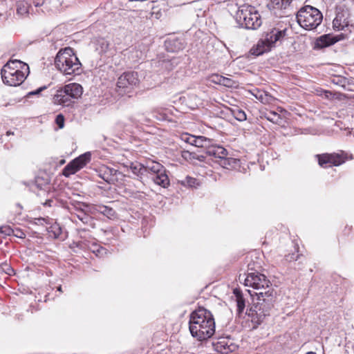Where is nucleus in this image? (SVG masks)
Here are the masks:
<instances>
[{"label": "nucleus", "instance_id": "44", "mask_svg": "<svg viewBox=\"0 0 354 354\" xmlns=\"http://www.w3.org/2000/svg\"><path fill=\"white\" fill-rule=\"evenodd\" d=\"M46 87L44 86V87H41L38 89H37L36 91H32V92H30L28 93V95H35V94H39L42 90L45 89Z\"/></svg>", "mask_w": 354, "mask_h": 354}, {"label": "nucleus", "instance_id": "49", "mask_svg": "<svg viewBox=\"0 0 354 354\" xmlns=\"http://www.w3.org/2000/svg\"><path fill=\"white\" fill-rule=\"evenodd\" d=\"M57 290H59V291L62 292V287H61V286H59V287H58V288H57Z\"/></svg>", "mask_w": 354, "mask_h": 354}, {"label": "nucleus", "instance_id": "22", "mask_svg": "<svg viewBox=\"0 0 354 354\" xmlns=\"http://www.w3.org/2000/svg\"><path fill=\"white\" fill-rule=\"evenodd\" d=\"M110 47V43L104 38H99L95 42V50L99 54L106 53Z\"/></svg>", "mask_w": 354, "mask_h": 354}, {"label": "nucleus", "instance_id": "43", "mask_svg": "<svg viewBox=\"0 0 354 354\" xmlns=\"http://www.w3.org/2000/svg\"><path fill=\"white\" fill-rule=\"evenodd\" d=\"M44 3V0H35L34 5L35 7H39L42 6Z\"/></svg>", "mask_w": 354, "mask_h": 354}, {"label": "nucleus", "instance_id": "39", "mask_svg": "<svg viewBox=\"0 0 354 354\" xmlns=\"http://www.w3.org/2000/svg\"><path fill=\"white\" fill-rule=\"evenodd\" d=\"M197 136H194L191 135V136L188 137V143L195 146L196 145V140Z\"/></svg>", "mask_w": 354, "mask_h": 354}, {"label": "nucleus", "instance_id": "7", "mask_svg": "<svg viewBox=\"0 0 354 354\" xmlns=\"http://www.w3.org/2000/svg\"><path fill=\"white\" fill-rule=\"evenodd\" d=\"M140 80L138 73L128 71L123 73L118 79L117 89L121 94L128 93L138 86Z\"/></svg>", "mask_w": 354, "mask_h": 354}, {"label": "nucleus", "instance_id": "11", "mask_svg": "<svg viewBox=\"0 0 354 354\" xmlns=\"http://www.w3.org/2000/svg\"><path fill=\"white\" fill-rule=\"evenodd\" d=\"M319 165L324 168L339 166L345 162V158L339 153H324L317 156Z\"/></svg>", "mask_w": 354, "mask_h": 354}, {"label": "nucleus", "instance_id": "26", "mask_svg": "<svg viewBox=\"0 0 354 354\" xmlns=\"http://www.w3.org/2000/svg\"><path fill=\"white\" fill-rule=\"evenodd\" d=\"M234 294L236 298L237 312L239 314H241L245 307V299L243 298L242 293L237 289L234 290Z\"/></svg>", "mask_w": 354, "mask_h": 354}, {"label": "nucleus", "instance_id": "29", "mask_svg": "<svg viewBox=\"0 0 354 354\" xmlns=\"http://www.w3.org/2000/svg\"><path fill=\"white\" fill-rule=\"evenodd\" d=\"M231 112L234 118L239 121L242 122L245 120L247 118L245 111L239 108L232 109Z\"/></svg>", "mask_w": 354, "mask_h": 354}, {"label": "nucleus", "instance_id": "47", "mask_svg": "<svg viewBox=\"0 0 354 354\" xmlns=\"http://www.w3.org/2000/svg\"><path fill=\"white\" fill-rule=\"evenodd\" d=\"M51 202H52V201H46V202L44 203V205H45L51 206V205H50V203H51Z\"/></svg>", "mask_w": 354, "mask_h": 354}, {"label": "nucleus", "instance_id": "15", "mask_svg": "<svg viewBox=\"0 0 354 354\" xmlns=\"http://www.w3.org/2000/svg\"><path fill=\"white\" fill-rule=\"evenodd\" d=\"M333 28L337 30H344L345 32H351L353 26L349 24L348 21L344 19L342 15H337L333 21Z\"/></svg>", "mask_w": 354, "mask_h": 354}, {"label": "nucleus", "instance_id": "2", "mask_svg": "<svg viewBox=\"0 0 354 354\" xmlns=\"http://www.w3.org/2000/svg\"><path fill=\"white\" fill-rule=\"evenodd\" d=\"M189 328L191 335L199 341L210 338L215 333V322L212 313L199 307L190 315Z\"/></svg>", "mask_w": 354, "mask_h": 354}, {"label": "nucleus", "instance_id": "3", "mask_svg": "<svg viewBox=\"0 0 354 354\" xmlns=\"http://www.w3.org/2000/svg\"><path fill=\"white\" fill-rule=\"evenodd\" d=\"M55 65L66 76L80 75L82 72V64L70 47L59 50L55 59Z\"/></svg>", "mask_w": 354, "mask_h": 354}, {"label": "nucleus", "instance_id": "40", "mask_svg": "<svg viewBox=\"0 0 354 354\" xmlns=\"http://www.w3.org/2000/svg\"><path fill=\"white\" fill-rule=\"evenodd\" d=\"M264 93L262 92V91H257V93L254 94V95L255 96V97L257 99H259V100H261V102H263V95Z\"/></svg>", "mask_w": 354, "mask_h": 354}, {"label": "nucleus", "instance_id": "38", "mask_svg": "<svg viewBox=\"0 0 354 354\" xmlns=\"http://www.w3.org/2000/svg\"><path fill=\"white\" fill-rule=\"evenodd\" d=\"M93 252L98 257H102L104 254H106V250L102 247H100L96 250H93Z\"/></svg>", "mask_w": 354, "mask_h": 354}, {"label": "nucleus", "instance_id": "32", "mask_svg": "<svg viewBox=\"0 0 354 354\" xmlns=\"http://www.w3.org/2000/svg\"><path fill=\"white\" fill-rule=\"evenodd\" d=\"M49 232L53 233L55 238H58L62 234V228L58 224L55 223L49 227Z\"/></svg>", "mask_w": 354, "mask_h": 354}, {"label": "nucleus", "instance_id": "34", "mask_svg": "<svg viewBox=\"0 0 354 354\" xmlns=\"http://www.w3.org/2000/svg\"><path fill=\"white\" fill-rule=\"evenodd\" d=\"M223 79V76L218 75V74H214L210 77V80L213 83L220 84V85L222 84Z\"/></svg>", "mask_w": 354, "mask_h": 354}, {"label": "nucleus", "instance_id": "36", "mask_svg": "<svg viewBox=\"0 0 354 354\" xmlns=\"http://www.w3.org/2000/svg\"><path fill=\"white\" fill-rule=\"evenodd\" d=\"M1 233L5 235H10L12 234L13 230L10 226H3L0 227Z\"/></svg>", "mask_w": 354, "mask_h": 354}, {"label": "nucleus", "instance_id": "30", "mask_svg": "<svg viewBox=\"0 0 354 354\" xmlns=\"http://www.w3.org/2000/svg\"><path fill=\"white\" fill-rule=\"evenodd\" d=\"M180 183L182 185L189 187H196L198 185V180L190 176L185 177V178L181 180Z\"/></svg>", "mask_w": 354, "mask_h": 354}, {"label": "nucleus", "instance_id": "24", "mask_svg": "<svg viewBox=\"0 0 354 354\" xmlns=\"http://www.w3.org/2000/svg\"><path fill=\"white\" fill-rule=\"evenodd\" d=\"M129 169L135 174L139 180H141L145 172V166L138 162H132L129 165Z\"/></svg>", "mask_w": 354, "mask_h": 354}, {"label": "nucleus", "instance_id": "8", "mask_svg": "<svg viewBox=\"0 0 354 354\" xmlns=\"http://www.w3.org/2000/svg\"><path fill=\"white\" fill-rule=\"evenodd\" d=\"M98 176L109 184H122L126 175L118 170L106 166L101 167L97 171Z\"/></svg>", "mask_w": 354, "mask_h": 354}, {"label": "nucleus", "instance_id": "51", "mask_svg": "<svg viewBox=\"0 0 354 354\" xmlns=\"http://www.w3.org/2000/svg\"><path fill=\"white\" fill-rule=\"evenodd\" d=\"M17 236H19V238H21V235H17Z\"/></svg>", "mask_w": 354, "mask_h": 354}, {"label": "nucleus", "instance_id": "31", "mask_svg": "<svg viewBox=\"0 0 354 354\" xmlns=\"http://www.w3.org/2000/svg\"><path fill=\"white\" fill-rule=\"evenodd\" d=\"M265 117L268 120L275 124H279L281 120L280 115L274 111H270L267 113Z\"/></svg>", "mask_w": 354, "mask_h": 354}, {"label": "nucleus", "instance_id": "18", "mask_svg": "<svg viewBox=\"0 0 354 354\" xmlns=\"http://www.w3.org/2000/svg\"><path fill=\"white\" fill-rule=\"evenodd\" d=\"M337 41V39L330 34L324 35L319 37L316 41V46L318 48H325Z\"/></svg>", "mask_w": 354, "mask_h": 354}, {"label": "nucleus", "instance_id": "35", "mask_svg": "<svg viewBox=\"0 0 354 354\" xmlns=\"http://www.w3.org/2000/svg\"><path fill=\"white\" fill-rule=\"evenodd\" d=\"M317 95L320 96H324L327 99H330L333 97V93L329 91L321 90L317 91Z\"/></svg>", "mask_w": 354, "mask_h": 354}, {"label": "nucleus", "instance_id": "41", "mask_svg": "<svg viewBox=\"0 0 354 354\" xmlns=\"http://www.w3.org/2000/svg\"><path fill=\"white\" fill-rule=\"evenodd\" d=\"M298 259V255H295V254H289L286 256V260L287 261H297Z\"/></svg>", "mask_w": 354, "mask_h": 354}, {"label": "nucleus", "instance_id": "16", "mask_svg": "<svg viewBox=\"0 0 354 354\" xmlns=\"http://www.w3.org/2000/svg\"><path fill=\"white\" fill-rule=\"evenodd\" d=\"M64 88V91L70 95L71 98L73 100L80 97L83 93L82 86L77 83H70L66 84Z\"/></svg>", "mask_w": 354, "mask_h": 354}, {"label": "nucleus", "instance_id": "17", "mask_svg": "<svg viewBox=\"0 0 354 354\" xmlns=\"http://www.w3.org/2000/svg\"><path fill=\"white\" fill-rule=\"evenodd\" d=\"M291 2L292 0H270L267 7L275 15H278L277 11L286 9ZM279 15H281V14H279Z\"/></svg>", "mask_w": 354, "mask_h": 354}, {"label": "nucleus", "instance_id": "9", "mask_svg": "<svg viewBox=\"0 0 354 354\" xmlns=\"http://www.w3.org/2000/svg\"><path fill=\"white\" fill-rule=\"evenodd\" d=\"M91 160V153H85L70 162L63 169V175L68 177L82 169Z\"/></svg>", "mask_w": 354, "mask_h": 354}, {"label": "nucleus", "instance_id": "10", "mask_svg": "<svg viewBox=\"0 0 354 354\" xmlns=\"http://www.w3.org/2000/svg\"><path fill=\"white\" fill-rule=\"evenodd\" d=\"M215 351L220 354H228L237 349V345L229 337H220L212 342Z\"/></svg>", "mask_w": 354, "mask_h": 354}, {"label": "nucleus", "instance_id": "6", "mask_svg": "<svg viewBox=\"0 0 354 354\" xmlns=\"http://www.w3.org/2000/svg\"><path fill=\"white\" fill-rule=\"evenodd\" d=\"M241 26L246 29L256 30L262 24L261 16L256 8L251 6H243L236 14Z\"/></svg>", "mask_w": 354, "mask_h": 354}, {"label": "nucleus", "instance_id": "28", "mask_svg": "<svg viewBox=\"0 0 354 354\" xmlns=\"http://www.w3.org/2000/svg\"><path fill=\"white\" fill-rule=\"evenodd\" d=\"M212 142V140L205 136H197L195 146L197 147L207 149Z\"/></svg>", "mask_w": 354, "mask_h": 354}, {"label": "nucleus", "instance_id": "37", "mask_svg": "<svg viewBox=\"0 0 354 354\" xmlns=\"http://www.w3.org/2000/svg\"><path fill=\"white\" fill-rule=\"evenodd\" d=\"M56 124L62 129L64 125V118L62 115H58L55 119Z\"/></svg>", "mask_w": 354, "mask_h": 354}, {"label": "nucleus", "instance_id": "12", "mask_svg": "<svg viewBox=\"0 0 354 354\" xmlns=\"http://www.w3.org/2000/svg\"><path fill=\"white\" fill-rule=\"evenodd\" d=\"M286 32V28L272 27L265 33V38L272 47L277 42H281L285 38Z\"/></svg>", "mask_w": 354, "mask_h": 354}, {"label": "nucleus", "instance_id": "33", "mask_svg": "<svg viewBox=\"0 0 354 354\" xmlns=\"http://www.w3.org/2000/svg\"><path fill=\"white\" fill-rule=\"evenodd\" d=\"M221 85L229 88H235L237 86L238 84L231 78L223 77Z\"/></svg>", "mask_w": 354, "mask_h": 354}, {"label": "nucleus", "instance_id": "45", "mask_svg": "<svg viewBox=\"0 0 354 354\" xmlns=\"http://www.w3.org/2000/svg\"><path fill=\"white\" fill-rule=\"evenodd\" d=\"M191 136L189 134H185L183 136V139L188 143V137Z\"/></svg>", "mask_w": 354, "mask_h": 354}, {"label": "nucleus", "instance_id": "14", "mask_svg": "<svg viewBox=\"0 0 354 354\" xmlns=\"http://www.w3.org/2000/svg\"><path fill=\"white\" fill-rule=\"evenodd\" d=\"M206 153L211 156L221 160L224 159L225 160H226L225 158L227 155V151L225 148L219 145H214L212 142L207 149Z\"/></svg>", "mask_w": 354, "mask_h": 354}, {"label": "nucleus", "instance_id": "1", "mask_svg": "<svg viewBox=\"0 0 354 354\" xmlns=\"http://www.w3.org/2000/svg\"><path fill=\"white\" fill-rule=\"evenodd\" d=\"M244 285L257 290L252 292L248 290L251 296L255 295L257 297V302L247 313L253 322L260 324L264 318L269 315L270 310L273 307L274 290L271 287L272 284L266 275L259 272H251L248 274L244 279Z\"/></svg>", "mask_w": 354, "mask_h": 354}, {"label": "nucleus", "instance_id": "48", "mask_svg": "<svg viewBox=\"0 0 354 354\" xmlns=\"http://www.w3.org/2000/svg\"><path fill=\"white\" fill-rule=\"evenodd\" d=\"M306 354H317V353L315 352L310 351V352H307Z\"/></svg>", "mask_w": 354, "mask_h": 354}, {"label": "nucleus", "instance_id": "21", "mask_svg": "<svg viewBox=\"0 0 354 354\" xmlns=\"http://www.w3.org/2000/svg\"><path fill=\"white\" fill-rule=\"evenodd\" d=\"M153 181L164 188L167 187L169 185V180L167 174H166V169H164L162 172H160L154 175L152 178Z\"/></svg>", "mask_w": 354, "mask_h": 354}, {"label": "nucleus", "instance_id": "19", "mask_svg": "<svg viewBox=\"0 0 354 354\" xmlns=\"http://www.w3.org/2000/svg\"><path fill=\"white\" fill-rule=\"evenodd\" d=\"M271 48L272 45L269 44L265 38L264 39H260L258 41L256 48H252L251 51L254 55H260L263 53L270 50Z\"/></svg>", "mask_w": 354, "mask_h": 354}, {"label": "nucleus", "instance_id": "42", "mask_svg": "<svg viewBox=\"0 0 354 354\" xmlns=\"http://www.w3.org/2000/svg\"><path fill=\"white\" fill-rule=\"evenodd\" d=\"M77 216H78L79 219L80 221H82L83 223H86L88 222V217L87 216H86L84 214H83L82 216V215H78Z\"/></svg>", "mask_w": 354, "mask_h": 354}, {"label": "nucleus", "instance_id": "50", "mask_svg": "<svg viewBox=\"0 0 354 354\" xmlns=\"http://www.w3.org/2000/svg\"><path fill=\"white\" fill-rule=\"evenodd\" d=\"M8 271H13L12 268H8Z\"/></svg>", "mask_w": 354, "mask_h": 354}, {"label": "nucleus", "instance_id": "13", "mask_svg": "<svg viewBox=\"0 0 354 354\" xmlns=\"http://www.w3.org/2000/svg\"><path fill=\"white\" fill-rule=\"evenodd\" d=\"M53 102L55 104L62 106H70L74 102V100L71 98L70 95L64 91V88H59L56 94L53 97Z\"/></svg>", "mask_w": 354, "mask_h": 354}, {"label": "nucleus", "instance_id": "20", "mask_svg": "<svg viewBox=\"0 0 354 354\" xmlns=\"http://www.w3.org/2000/svg\"><path fill=\"white\" fill-rule=\"evenodd\" d=\"M30 8V4L26 1H17L16 3L17 15L20 17H26L29 15Z\"/></svg>", "mask_w": 354, "mask_h": 354}, {"label": "nucleus", "instance_id": "5", "mask_svg": "<svg viewBox=\"0 0 354 354\" xmlns=\"http://www.w3.org/2000/svg\"><path fill=\"white\" fill-rule=\"evenodd\" d=\"M323 15L316 8L306 6L301 8L297 14L298 24L306 30L316 28L322 21Z\"/></svg>", "mask_w": 354, "mask_h": 354}, {"label": "nucleus", "instance_id": "25", "mask_svg": "<svg viewBox=\"0 0 354 354\" xmlns=\"http://www.w3.org/2000/svg\"><path fill=\"white\" fill-rule=\"evenodd\" d=\"M95 210L106 216L113 218L115 216V212L111 207L103 205H98L95 207Z\"/></svg>", "mask_w": 354, "mask_h": 354}, {"label": "nucleus", "instance_id": "23", "mask_svg": "<svg viewBox=\"0 0 354 354\" xmlns=\"http://www.w3.org/2000/svg\"><path fill=\"white\" fill-rule=\"evenodd\" d=\"M145 172H149L153 174L154 175L158 174L160 172H162L165 167L159 162H151L147 163L145 166Z\"/></svg>", "mask_w": 354, "mask_h": 354}, {"label": "nucleus", "instance_id": "4", "mask_svg": "<svg viewBox=\"0 0 354 354\" xmlns=\"http://www.w3.org/2000/svg\"><path fill=\"white\" fill-rule=\"evenodd\" d=\"M28 73V65L17 59L9 61L1 71L3 83L11 86L20 85Z\"/></svg>", "mask_w": 354, "mask_h": 354}, {"label": "nucleus", "instance_id": "27", "mask_svg": "<svg viewBox=\"0 0 354 354\" xmlns=\"http://www.w3.org/2000/svg\"><path fill=\"white\" fill-rule=\"evenodd\" d=\"M165 46L167 50L171 51H178L183 48V44L178 39L167 40Z\"/></svg>", "mask_w": 354, "mask_h": 354}, {"label": "nucleus", "instance_id": "46", "mask_svg": "<svg viewBox=\"0 0 354 354\" xmlns=\"http://www.w3.org/2000/svg\"><path fill=\"white\" fill-rule=\"evenodd\" d=\"M6 135H7V136L14 135V132H13V131H8L6 132Z\"/></svg>", "mask_w": 354, "mask_h": 354}]
</instances>
